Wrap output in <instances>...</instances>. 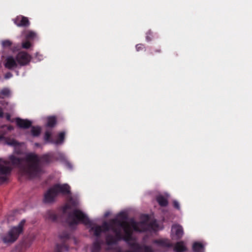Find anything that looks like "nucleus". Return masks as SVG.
I'll return each mask as SVG.
<instances>
[{
    "mask_svg": "<svg viewBox=\"0 0 252 252\" xmlns=\"http://www.w3.org/2000/svg\"><path fill=\"white\" fill-rule=\"evenodd\" d=\"M184 234V231L182 226L179 224L173 225L171 228V236L173 240L180 239Z\"/></svg>",
    "mask_w": 252,
    "mask_h": 252,
    "instance_id": "nucleus-5",
    "label": "nucleus"
},
{
    "mask_svg": "<svg viewBox=\"0 0 252 252\" xmlns=\"http://www.w3.org/2000/svg\"><path fill=\"white\" fill-rule=\"evenodd\" d=\"M173 203H174V207L178 209H180V205H179V203L177 201H174L173 202Z\"/></svg>",
    "mask_w": 252,
    "mask_h": 252,
    "instance_id": "nucleus-26",
    "label": "nucleus"
},
{
    "mask_svg": "<svg viewBox=\"0 0 252 252\" xmlns=\"http://www.w3.org/2000/svg\"><path fill=\"white\" fill-rule=\"evenodd\" d=\"M17 125L20 127L26 128L30 126L31 122L27 120L17 118L16 120Z\"/></svg>",
    "mask_w": 252,
    "mask_h": 252,
    "instance_id": "nucleus-10",
    "label": "nucleus"
},
{
    "mask_svg": "<svg viewBox=\"0 0 252 252\" xmlns=\"http://www.w3.org/2000/svg\"><path fill=\"white\" fill-rule=\"evenodd\" d=\"M6 143L7 145L15 147L14 154L9 157L11 164L18 167L21 175L29 178L39 175L42 172L41 163H49L52 160V156L51 154L44 155L41 158L33 153L26 155L21 154L19 149H24L25 145L17 143L15 140L12 139Z\"/></svg>",
    "mask_w": 252,
    "mask_h": 252,
    "instance_id": "nucleus-1",
    "label": "nucleus"
},
{
    "mask_svg": "<svg viewBox=\"0 0 252 252\" xmlns=\"http://www.w3.org/2000/svg\"><path fill=\"white\" fill-rule=\"evenodd\" d=\"M10 94V91L7 88L3 89L0 92V96L2 97L8 96Z\"/></svg>",
    "mask_w": 252,
    "mask_h": 252,
    "instance_id": "nucleus-20",
    "label": "nucleus"
},
{
    "mask_svg": "<svg viewBox=\"0 0 252 252\" xmlns=\"http://www.w3.org/2000/svg\"><path fill=\"white\" fill-rule=\"evenodd\" d=\"M194 252H204V246L199 242H195L192 245Z\"/></svg>",
    "mask_w": 252,
    "mask_h": 252,
    "instance_id": "nucleus-12",
    "label": "nucleus"
},
{
    "mask_svg": "<svg viewBox=\"0 0 252 252\" xmlns=\"http://www.w3.org/2000/svg\"><path fill=\"white\" fill-rule=\"evenodd\" d=\"M61 156L62 157H64L63 155V154H61Z\"/></svg>",
    "mask_w": 252,
    "mask_h": 252,
    "instance_id": "nucleus-32",
    "label": "nucleus"
},
{
    "mask_svg": "<svg viewBox=\"0 0 252 252\" xmlns=\"http://www.w3.org/2000/svg\"><path fill=\"white\" fill-rule=\"evenodd\" d=\"M148 38H149V37H148V35H147V36H146V38H147V40H149Z\"/></svg>",
    "mask_w": 252,
    "mask_h": 252,
    "instance_id": "nucleus-31",
    "label": "nucleus"
},
{
    "mask_svg": "<svg viewBox=\"0 0 252 252\" xmlns=\"http://www.w3.org/2000/svg\"><path fill=\"white\" fill-rule=\"evenodd\" d=\"M100 249V244L99 242H96L94 243L91 252H99Z\"/></svg>",
    "mask_w": 252,
    "mask_h": 252,
    "instance_id": "nucleus-18",
    "label": "nucleus"
},
{
    "mask_svg": "<svg viewBox=\"0 0 252 252\" xmlns=\"http://www.w3.org/2000/svg\"><path fill=\"white\" fill-rule=\"evenodd\" d=\"M19 65L17 60H15L12 57H8L5 63V66L9 69H12L16 67Z\"/></svg>",
    "mask_w": 252,
    "mask_h": 252,
    "instance_id": "nucleus-9",
    "label": "nucleus"
},
{
    "mask_svg": "<svg viewBox=\"0 0 252 252\" xmlns=\"http://www.w3.org/2000/svg\"><path fill=\"white\" fill-rule=\"evenodd\" d=\"M25 220H23L17 226L11 227L8 232L2 237V241L5 244L14 243L22 233Z\"/></svg>",
    "mask_w": 252,
    "mask_h": 252,
    "instance_id": "nucleus-3",
    "label": "nucleus"
},
{
    "mask_svg": "<svg viewBox=\"0 0 252 252\" xmlns=\"http://www.w3.org/2000/svg\"><path fill=\"white\" fill-rule=\"evenodd\" d=\"M22 34L25 36L27 39H34L37 36L36 33L32 31H27L22 32Z\"/></svg>",
    "mask_w": 252,
    "mask_h": 252,
    "instance_id": "nucleus-13",
    "label": "nucleus"
},
{
    "mask_svg": "<svg viewBox=\"0 0 252 252\" xmlns=\"http://www.w3.org/2000/svg\"><path fill=\"white\" fill-rule=\"evenodd\" d=\"M51 135V131L50 130H47L45 132V135H44V140L46 142H53L50 139V136Z\"/></svg>",
    "mask_w": 252,
    "mask_h": 252,
    "instance_id": "nucleus-21",
    "label": "nucleus"
},
{
    "mask_svg": "<svg viewBox=\"0 0 252 252\" xmlns=\"http://www.w3.org/2000/svg\"><path fill=\"white\" fill-rule=\"evenodd\" d=\"M12 77V74L10 73H7L5 75V78L6 79H9Z\"/></svg>",
    "mask_w": 252,
    "mask_h": 252,
    "instance_id": "nucleus-27",
    "label": "nucleus"
},
{
    "mask_svg": "<svg viewBox=\"0 0 252 252\" xmlns=\"http://www.w3.org/2000/svg\"><path fill=\"white\" fill-rule=\"evenodd\" d=\"M10 171V162H6L0 158V181L5 180L4 175Z\"/></svg>",
    "mask_w": 252,
    "mask_h": 252,
    "instance_id": "nucleus-4",
    "label": "nucleus"
},
{
    "mask_svg": "<svg viewBox=\"0 0 252 252\" xmlns=\"http://www.w3.org/2000/svg\"><path fill=\"white\" fill-rule=\"evenodd\" d=\"M66 166L68 168H71L72 166H71V165L70 163L69 162H66Z\"/></svg>",
    "mask_w": 252,
    "mask_h": 252,
    "instance_id": "nucleus-28",
    "label": "nucleus"
},
{
    "mask_svg": "<svg viewBox=\"0 0 252 252\" xmlns=\"http://www.w3.org/2000/svg\"><path fill=\"white\" fill-rule=\"evenodd\" d=\"M22 47L25 49H28L31 46V44L29 41H25L22 43Z\"/></svg>",
    "mask_w": 252,
    "mask_h": 252,
    "instance_id": "nucleus-23",
    "label": "nucleus"
},
{
    "mask_svg": "<svg viewBox=\"0 0 252 252\" xmlns=\"http://www.w3.org/2000/svg\"><path fill=\"white\" fill-rule=\"evenodd\" d=\"M143 45L142 44H137L136 46V48L137 51H139L140 50H142L143 49Z\"/></svg>",
    "mask_w": 252,
    "mask_h": 252,
    "instance_id": "nucleus-25",
    "label": "nucleus"
},
{
    "mask_svg": "<svg viewBox=\"0 0 252 252\" xmlns=\"http://www.w3.org/2000/svg\"><path fill=\"white\" fill-rule=\"evenodd\" d=\"M14 22L18 26H26L29 25V22L27 18L22 16H18Z\"/></svg>",
    "mask_w": 252,
    "mask_h": 252,
    "instance_id": "nucleus-8",
    "label": "nucleus"
},
{
    "mask_svg": "<svg viewBox=\"0 0 252 252\" xmlns=\"http://www.w3.org/2000/svg\"><path fill=\"white\" fill-rule=\"evenodd\" d=\"M68 237H69L68 234L66 232L63 235H62V234L59 235V237L61 239L67 238H68Z\"/></svg>",
    "mask_w": 252,
    "mask_h": 252,
    "instance_id": "nucleus-24",
    "label": "nucleus"
},
{
    "mask_svg": "<svg viewBox=\"0 0 252 252\" xmlns=\"http://www.w3.org/2000/svg\"><path fill=\"white\" fill-rule=\"evenodd\" d=\"M3 117V113L1 108H0V117Z\"/></svg>",
    "mask_w": 252,
    "mask_h": 252,
    "instance_id": "nucleus-29",
    "label": "nucleus"
},
{
    "mask_svg": "<svg viewBox=\"0 0 252 252\" xmlns=\"http://www.w3.org/2000/svg\"><path fill=\"white\" fill-rule=\"evenodd\" d=\"M187 250L184 242L180 241L177 243L174 248V250L176 252H184Z\"/></svg>",
    "mask_w": 252,
    "mask_h": 252,
    "instance_id": "nucleus-11",
    "label": "nucleus"
},
{
    "mask_svg": "<svg viewBox=\"0 0 252 252\" xmlns=\"http://www.w3.org/2000/svg\"><path fill=\"white\" fill-rule=\"evenodd\" d=\"M46 218L52 221H54L56 220L57 216L53 212L48 211L46 214Z\"/></svg>",
    "mask_w": 252,
    "mask_h": 252,
    "instance_id": "nucleus-17",
    "label": "nucleus"
},
{
    "mask_svg": "<svg viewBox=\"0 0 252 252\" xmlns=\"http://www.w3.org/2000/svg\"><path fill=\"white\" fill-rule=\"evenodd\" d=\"M11 45V42L10 40H6L2 42V45L3 47H9Z\"/></svg>",
    "mask_w": 252,
    "mask_h": 252,
    "instance_id": "nucleus-22",
    "label": "nucleus"
},
{
    "mask_svg": "<svg viewBox=\"0 0 252 252\" xmlns=\"http://www.w3.org/2000/svg\"><path fill=\"white\" fill-rule=\"evenodd\" d=\"M157 201L161 206H165L167 204L166 198L161 195H159L157 197Z\"/></svg>",
    "mask_w": 252,
    "mask_h": 252,
    "instance_id": "nucleus-15",
    "label": "nucleus"
},
{
    "mask_svg": "<svg viewBox=\"0 0 252 252\" xmlns=\"http://www.w3.org/2000/svg\"><path fill=\"white\" fill-rule=\"evenodd\" d=\"M64 135L65 134L63 132L60 133L58 136L57 139H56L53 142L56 144H60L63 143L64 138Z\"/></svg>",
    "mask_w": 252,
    "mask_h": 252,
    "instance_id": "nucleus-16",
    "label": "nucleus"
},
{
    "mask_svg": "<svg viewBox=\"0 0 252 252\" xmlns=\"http://www.w3.org/2000/svg\"><path fill=\"white\" fill-rule=\"evenodd\" d=\"M8 128H9V129H12L10 127Z\"/></svg>",
    "mask_w": 252,
    "mask_h": 252,
    "instance_id": "nucleus-33",
    "label": "nucleus"
},
{
    "mask_svg": "<svg viewBox=\"0 0 252 252\" xmlns=\"http://www.w3.org/2000/svg\"><path fill=\"white\" fill-rule=\"evenodd\" d=\"M46 126L48 127L54 126L56 123V120L55 117H49L47 118Z\"/></svg>",
    "mask_w": 252,
    "mask_h": 252,
    "instance_id": "nucleus-14",
    "label": "nucleus"
},
{
    "mask_svg": "<svg viewBox=\"0 0 252 252\" xmlns=\"http://www.w3.org/2000/svg\"><path fill=\"white\" fill-rule=\"evenodd\" d=\"M70 194V188L67 184H57L52 187L45 193L44 201L46 203H51L54 201L55 198L59 194Z\"/></svg>",
    "mask_w": 252,
    "mask_h": 252,
    "instance_id": "nucleus-2",
    "label": "nucleus"
},
{
    "mask_svg": "<svg viewBox=\"0 0 252 252\" xmlns=\"http://www.w3.org/2000/svg\"><path fill=\"white\" fill-rule=\"evenodd\" d=\"M32 134L34 136L39 135L41 132V128L40 127H33L31 130Z\"/></svg>",
    "mask_w": 252,
    "mask_h": 252,
    "instance_id": "nucleus-19",
    "label": "nucleus"
},
{
    "mask_svg": "<svg viewBox=\"0 0 252 252\" xmlns=\"http://www.w3.org/2000/svg\"><path fill=\"white\" fill-rule=\"evenodd\" d=\"M6 118H7V119L8 120H9H9H10V115H6Z\"/></svg>",
    "mask_w": 252,
    "mask_h": 252,
    "instance_id": "nucleus-30",
    "label": "nucleus"
},
{
    "mask_svg": "<svg viewBox=\"0 0 252 252\" xmlns=\"http://www.w3.org/2000/svg\"><path fill=\"white\" fill-rule=\"evenodd\" d=\"M31 59V56L24 52L19 53L16 57L17 63L21 66L28 64L30 62Z\"/></svg>",
    "mask_w": 252,
    "mask_h": 252,
    "instance_id": "nucleus-6",
    "label": "nucleus"
},
{
    "mask_svg": "<svg viewBox=\"0 0 252 252\" xmlns=\"http://www.w3.org/2000/svg\"><path fill=\"white\" fill-rule=\"evenodd\" d=\"M170 246V243L166 240H159L154 241L153 248L161 251L165 248H169Z\"/></svg>",
    "mask_w": 252,
    "mask_h": 252,
    "instance_id": "nucleus-7",
    "label": "nucleus"
}]
</instances>
